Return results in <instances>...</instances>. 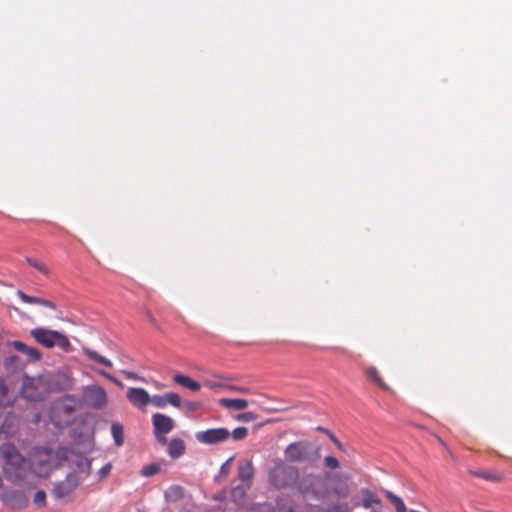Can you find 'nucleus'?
<instances>
[{
    "instance_id": "c756f323",
    "label": "nucleus",
    "mask_w": 512,
    "mask_h": 512,
    "mask_svg": "<svg viewBox=\"0 0 512 512\" xmlns=\"http://www.w3.org/2000/svg\"><path fill=\"white\" fill-rule=\"evenodd\" d=\"M92 467V461L89 458H81L77 461V468L81 473H84L86 476L90 474Z\"/></svg>"
},
{
    "instance_id": "a878e982",
    "label": "nucleus",
    "mask_w": 512,
    "mask_h": 512,
    "mask_svg": "<svg viewBox=\"0 0 512 512\" xmlns=\"http://www.w3.org/2000/svg\"><path fill=\"white\" fill-rule=\"evenodd\" d=\"M366 375L368 378L374 381L381 389L389 390V386L381 379L376 367H368L366 369Z\"/></svg>"
},
{
    "instance_id": "f257e3e1",
    "label": "nucleus",
    "mask_w": 512,
    "mask_h": 512,
    "mask_svg": "<svg viewBox=\"0 0 512 512\" xmlns=\"http://www.w3.org/2000/svg\"><path fill=\"white\" fill-rule=\"evenodd\" d=\"M329 473L315 474L308 473L301 477L297 483V491L307 499L322 501L331 493L338 497H347L349 495V486L343 483L332 490L329 488Z\"/></svg>"
},
{
    "instance_id": "bb28decb",
    "label": "nucleus",
    "mask_w": 512,
    "mask_h": 512,
    "mask_svg": "<svg viewBox=\"0 0 512 512\" xmlns=\"http://www.w3.org/2000/svg\"><path fill=\"white\" fill-rule=\"evenodd\" d=\"M25 260L30 266H32L33 268L38 270L41 274H43L45 276H47L49 274L48 267L41 261H39L35 258H32V257H26Z\"/></svg>"
},
{
    "instance_id": "a19ab883",
    "label": "nucleus",
    "mask_w": 512,
    "mask_h": 512,
    "mask_svg": "<svg viewBox=\"0 0 512 512\" xmlns=\"http://www.w3.org/2000/svg\"><path fill=\"white\" fill-rule=\"evenodd\" d=\"M184 408L189 412H195L202 407V403L199 401L186 400L183 402Z\"/></svg>"
},
{
    "instance_id": "423d86ee",
    "label": "nucleus",
    "mask_w": 512,
    "mask_h": 512,
    "mask_svg": "<svg viewBox=\"0 0 512 512\" xmlns=\"http://www.w3.org/2000/svg\"><path fill=\"white\" fill-rule=\"evenodd\" d=\"M153 433L156 440L162 444H167L166 435L174 429V421L171 417L162 414L155 413L152 415Z\"/></svg>"
},
{
    "instance_id": "1a4fd4ad",
    "label": "nucleus",
    "mask_w": 512,
    "mask_h": 512,
    "mask_svg": "<svg viewBox=\"0 0 512 512\" xmlns=\"http://www.w3.org/2000/svg\"><path fill=\"white\" fill-rule=\"evenodd\" d=\"M80 484V480L76 474L70 473L65 480L55 484L52 494L56 499H62L69 496Z\"/></svg>"
},
{
    "instance_id": "6ab92c4d",
    "label": "nucleus",
    "mask_w": 512,
    "mask_h": 512,
    "mask_svg": "<svg viewBox=\"0 0 512 512\" xmlns=\"http://www.w3.org/2000/svg\"><path fill=\"white\" fill-rule=\"evenodd\" d=\"M173 380L177 384H179L191 391H198L201 388V385L197 381L191 379L188 376L182 375V374H175L173 376Z\"/></svg>"
},
{
    "instance_id": "ea45409f",
    "label": "nucleus",
    "mask_w": 512,
    "mask_h": 512,
    "mask_svg": "<svg viewBox=\"0 0 512 512\" xmlns=\"http://www.w3.org/2000/svg\"><path fill=\"white\" fill-rule=\"evenodd\" d=\"M24 354L28 356L30 361H39L42 357L41 352L38 349L29 346Z\"/></svg>"
},
{
    "instance_id": "dca6fc26",
    "label": "nucleus",
    "mask_w": 512,
    "mask_h": 512,
    "mask_svg": "<svg viewBox=\"0 0 512 512\" xmlns=\"http://www.w3.org/2000/svg\"><path fill=\"white\" fill-rule=\"evenodd\" d=\"M17 296L23 302L28 303V304H38V305H42V306L48 307L53 310H56V308H57V306L55 305L54 302H52L48 299H44V298H40V297H36V296H30V295L24 293L22 290L17 291Z\"/></svg>"
},
{
    "instance_id": "c85d7f7f",
    "label": "nucleus",
    "mask_w": 512,
    "mask_h": 512,
    "mask_svg": "<svg viewBox=\"0 0 512 512\" xmlns=\"http://www.w3.org/2000/svg\"><path fill=\"white\" fill-rule=\"evenodd\" d=\"M161 470V466L158 463H150L144 465L141 469V475L144 477H151L157 474Z\"/></svg>"
},
{
    "instance_id": "de8ad7c7",
    "label": "nucleus",
    "mask_w": 512,
    "mask_h": 512,
    "mask_svg": "<svg viewBox=\"0 0 512 512\" xmlns=\"http://www.w3.org/2000/svg\"><path fill=\"white\" fill-rule=\"evenodd\" d=\"M146 317L153 326L158 327L156 319L150 311H146Z\"/></svg>"
},
{
    "instance_id": "79ce46f5",
    "label": "nucleus",
    "mask_w": 512,
    "mask_h": 512,
    "mask_svg": "<svg viewBox=\"0 0 512 512\" xmlns=\"http://www.w3.org/2000/svg\"><path fill=\"white\" fill-rule=\"evenodd\" d=\"M257 418L256 413L252 411L244 412L238 415V420L244 421V422H250Z\"/></svg>"
},
{
    "instance_id": "aec40b11",
    "label": "nucleus",
    "mask_w": 512,
    "mask_h": 512,
    "mask_svg": "<svg viewBox=\"0 0 512 512\" xmlns=\"http://www.w3.org/2000/svg\"><path fill=\"white\" fill-rule=\"evenodd\" d=\"M219 403L225 408H234L237 410L245 409L248 406V401L241 398H221Z\"/></svg>"
},
{
    "instance_id": "58836bf2",
    "label": "nucleus",
    "mask_w": 512,
    "mask_h": 512,
    "mask_svg": "<svg viewBox=\"0 0 512 512\" xmlns=\"http://www.w3.org/2000/svg\"><path fill=\"white\" fill-rule=\"evenodd\" d=\"M324 466L330 469H338L340 463L336 457L329 455L324 458Z\"/></svg>"
},
{
    "instance_id": "a18cd8bd",
    "label": "nucleus",
    "mask_w": 512,
    "mask_h": 512,
    "mask_svg": "<svg viewBox=\"0 0 512 512\" xmlns=\"http://www.w3.org/2000/svg\"><path fill=\"white\" fill-rule=\"evenodd\" d=\"M227 494H228V489L224 488L219 493H217L215 495L214 499L217 501H223L227 498Z\"/></svg>"
},
{
    "instance_id": "f704fd0d",
    "label": "nucleus",
    "mask_w": 512,
    "mask_h": 512,
    "mask_svg": "<svg viewBox=\"0 0 512 512\" xmlns=\"http://www.w3.org/2000/svg\"><path fill=\"white\" fill-rule=\"evenodd\" d=\"M33 502H34V504H35L38 508H43V507H45V506H46V493H45V491H43V490H38V491L35 493V496H34Z\"/></svg>"
},
{
    "instance_id": "39448f33",
    "label": "nucleus",
    "mask_w": 512,
    "mask_h": 512,
    "mask_svg": "<svg viewBox=\"0 0 512 512\" xmlns=\"http://www.w3.org/2000/svg\"><path fill=\"white\" fill-rule=\"evenodd\" d=\"M30 334L39 344L46 348L57 346L67 352L71 347L67 336L57 330L34 328L30 331Z\"/></svg>"
},
{
    "instance_id": "7c9ffc66",
    "label": "nucleus",
    "mask_w": 512,
    "mask_h": 512,
    "mask_svg": "<svg viewBox=\"0 0 512 512\" xmlns=\"http://www.w3.org/2000/svg\"><path fill=\"white\" fill-rule=\"evenodd\" d=\"M165 399L167 401V404L172 405L173 407L180 408L182 401L180 396L175 392H168L165 393Z\"/></svg>"
},
{
    "instance_id": "4be33fe9",
    "label": "nucleus",
    "mask_w": 512,
    "mask_h": 512,
    "mask_svg": "<svg viewBox=\"0 0 512 512\" xmlns=\"http://www.w3.org/2000/svg\"><path fill=\"white\" fill-rule=\"evenodd\" d=\"M184 496V488L180 485H172L165 491V498L169 502H177Z\"/></svg>"
},
{
    "instance_id": "f3484780",
    "label": "nucleus",
    "mask_w": 512,
    "mask_h": 512,
    "mask_svg": "<svg viewBox=\"0 0 512 512\" xmlns=\"http://www.w3.org/2000/svg\"><path fill=\"white\" fill-rule=\"evenodd\" d=\"M362 501L361 505L365 509L372 508L373 505L381 507V499L370 489L362 488L361 489Z\"/></svg>"
},
{
    "instance_id": "412c9836",
    "label": "nucleus",
    "mask_w": 512,
    "mask_h": 512,
    "mask_svg": "<svg viewBox=\"0 0 512 512\" xmlns=\"http://www.w3.org/2000/svg\"><path fill=\"white\" fill-rule=\"evenodd\" d=\"M83 353L85 356H87L90 360H92L94 362H97V363L102 364L109 368H112V366H113L112 362L108 358L100 355L98 352H96L90 348H86V347L83 348Z\"/></svg>"
},
{
    "instance_id": "2eb2a0df",
    "label": "nucleus",
    "mask_w": 512,
    "mask_h": 512,
    "mask_svg": "<svg viewBox=\"0 0 512 512\" xmlns=\"http://www.w3.org/2000/svg\"><path fill=\"white\" fill-rule=\"evenodd\" d=\"M17 429H18L17 417L12 413L7 414L4 417L3 422L0 425V433L4 434L6 437H8V436L14 435L16 433Z\"/></svg>"
},
{
    "instance_id": "6e6552de",
    "label": "nucleus",
    "mask_w": 512,
    "mask_h": 512,
    "mask_svg": "<svg viewBox=\"0 0 512 512\" xmlns=\"http://www.w3.org/2000/svg\"><path fill=\"white\" fill-rule=\"evenodd\" d=\"M230 436V431L227 428H212L205 431H199L195 434L198 442L206 445H214L227 440Z\"/></svg>"
},
{
    "instance_id": "393cba45",
    "label": "nucleus",
    "mask_w": 512,
    "mask_h": 512,
    "mask_svg": "<svg viewBox=\"0 0 512 512\" xmlns=\"http://www.w3.org/2000/svg\"><path fill=\"white\" fill-rule=\"evenodd\" d=\"M385 496L391 502V504H393L396 512H407L405 503L399 496H397L391 491H386Z\"/></svg>"
},
{
    "instance_id": "9b49d317",
    "label": "nucleus",
    "mask_w": 512,
    "mask_h": 512,
    "mask_svg": "<svg viewBox=\"0 0 512 512\" xmlns=\"http://www.w3.org/2000/svg\"><path fill=\"white\" fill-rule=\"evenodd\" d=\"M127 399L136 408L142 409L150 403V395L144 388H129Z\"/></svg>"
},
{
    "instance_id": "c03bdc74",
    "label": "nucleus",
    "mask_w": 512,
    "mask_h": 512,
    "mask_svg": "<svg viewBox=\"0 0 512 512\" xmlns=\"http://www.w3.org/2000/svg\"><path fill=\"white\" fill-rule=\"evenodd\" d=\"M11 345H12V346L17 350V351L22 352V353H25V352H26V350L28 349V346H27L25 343H23V342H21V341H19V340H15V341H13V342L11 343Z\"/></svg>"
},
{
    "instance_id": "8fccbe9b",
    "label": "nucleus",
    "mask_w": 512,
    "mask_h": 512,
    "mask_svg": "<svg viewBox=\"0 0 512 512\" xmlns=\"http://www.w3.org/2000/svg\"><path fill=\"white\" fill-rule=\"evenodd\" d=\"M287 512H292V509L290 508L289 511H287Z\"/></svg>"
},
{
    "instance_id": "5701e85b",
    "label": "nucleus",
    "mask_w": 512,
    "mask_h": 512,
    "mask_svg": "<svg viewBox=\"0 0 512 512\" xmlns=\"http://www.w3.org/2000/svg\"><path fill=\"white\" fill-rule=\"evenodd\" d=\"M111 434L114 439L116 446H122L124 443V428L119 422H113L111 424Z\"/></svg>"
},
{
    "instance_id": "7ed1b4c3",
    "label": "nucleus",
    "mask_w": 512,
    "mask_h": 512,
    "mask_svg": "<svg viewBox=\"0 0 512 512\" xmlns=\"http://www.w3.org/2000/svg\"><path fill=\"white\" fill-rule=\"evenodd\" d=\"M299 479L298 468L288 465L282 461L276 463L268 473L269 483L277 489L293 487L297 489Z\"/></svg>"
},
{
    "instance_id": "2f4dec72",
    "label": "nucleus",
    "mask_w": 512,
    "mask_h": 512,
    "mask_svg": "<svg viewBox=\"0 0 512 512\" xmlns=\"http://www.w3.org/2000/svg\"><path fill=\"white\" fill-rule=\"evenodd\" d=\"M317 430L326 433L328 435V437L330 438V441H332L334 443V445L340 451L345 452V448H344L343 444L339 441V439L331 431H329L328 429H326L324 427H318Z\"/></svg>"
},
{
    "instance_id": "cd10ccee",
    "label": "nucleus",
    "mask_w": 512,
    "mask_h": 512,
    "mask_svg": "<svg viewBox=\"0 0 512 512\" xmlns=\"http://www.w3.org/2000/svg\"><path fill=\"white\" fill-rule=\"evenodd\" d=\"M470 474H472L475 477L482 478V479H485L487 481H492V482H498L501 480V477L498 474L488 473V472L481 471V470H476V471L471 470Z\"/></svg>"
},
{
    "instance_id": "b1692460",
    "label": "nucleus",
    "mask_w": 512,
    "mask_h": 512,
    "mask_svg": "<svg viewBox=\"0 0 512 512\" xmlns=\"http://www.w3.org/2000/svg\"><path fill=\"white\" fill-rule=\"evenodd\" d=\"M14 400L11 399L8 392V387L3 379H0V406L8 407L13 405Z\"/></svg>"
},
{
    "instance_id": "f03ea898",
    "label": "nucleus",
    "mask_w": 512,
    "mask_h": 512,
    "mask_svg": "<svg viewBox=\"0 0 512 512\" xmlns=\"http://www.w3.org/2000/svg\"><path fill=\"white\" fill-rule=\"evenodd\" d=\"M0 453L5 460L3 468L6 479L12 483H19L25 478V459L12 443H3L0 446Z\"/></svg>"
},
{
    "instance_id": "473e14b6",
    "label": "nucleus",
    "mask_w": 512,
    "mask_h": 512,
    "mask_svg": "<svg viewBox=\"0 0 512 512\" xmlns=\"http://www.w3.org/2000/svg\"><path fill=\"white\" fill-rule=\"evenodd\" d=\"M20 363V358L17 355H10L4 360L6 370H15Z\"/></svg>"
},
{
    "instance_id": "09e8293b",
    "label": "nucleus",
    "mask_w": 512,
    "mask_h": 512,
    "mask_svg": "<svg viewBox=\"0 0 512 512\" xmlns=\"http://www.w3.org/2000/svg\"><path fill=\"white\" fill-rule=\"evenodd\" d=\"M126 376H127L128 378H134V377H135L134 373H132V372H127V373H126Z\"/></svg>"
},
{
    "instance_id": "ddd939ff",
    "label": "nucleus",
    "mask_w": 512,
    "mask_h": 512,
    "mask_svg": "<svg viewBox=\"0 0 512 512\" xmlns=\"http://www.w3.org/2000/svg\"><path fill=\"white\" fill-rule=\"evenodd\" d=\"M254 477V468L250 460H243L238 464L237 467V478L242 484H248L252 486Z\"/></svg>"
},
{
    "instance_id": "0eeeda50",
    "label": "nucleus",
    "mask_w": 512,
    "mask_h": 512,
    "mask_svg": "<svg viewBox=\"0 0 512 512\" xmlns=\"http://www.w3.org/2000/svg\"><path fill=\"white\" fill-rule=\"evenodd\" d=\"M20 393L21 396L29 402L41 401L43 399L41 379L24 375Z\"/></svg>"
},
{
    "instance_id": "20e7f679",
    "label": "nucleus",
    "mask_w": 512,
    "mask_h": 512,
    "mask_svg": "<svg viewBox=\"0 0 512 512\" xmlns=\"http://www.w3.org/2000/svg\"><path fill=\"white\" fill-rule=\"evenodd\" d=\"M321 447L307 441L290 443L284 450L285 460L291 463H314L320 458Z\"/></svg>"
},
{
    "instance_id": "e433bc0d",
    "label": "nucleus",
    "mask_w": 512,
    "mask_h": 512,
    "mask_svg": "<svg viewBox=\"0 0 512 512\" xmlns=\"http://www.w3.org/2000/svg\"><path fill=\"white\" fill-rule=\"evenodd\" d=\"M330 512H352V508L346 502H337L331 505Z\"/></svg>"
},
{
    "instance_id": "a211bd4d",
    "label": "nucleus",
    "mask_w": 512,
    "mask_h": 512,
    "mask_svg": "<svg viewBox=\"0 0 512 512\" xmlns=\"http://www.w3.org/2000/svg\"><path fill=\"white\" fill-rule=\"evenodd\" d=\"M167 452L172 459H178L185 452V443L182 439L173 438L168 443Z\"/></svg>"
},
{
    "instance_id": "f8f14e48",
    "label": "nucleus",
    "mask_w": 512,
    "mask_h": 512,
    "mask_svg": "<svg viewBox=\"0 0 512 512\" xmlns=\"http://www.w3.org/2000/svg\"><path fill=\"white\" fill-rule=\"evenodd\" d=\"M86 397L92 407L102 409L107 404V395L104 388L100 386H91L87 389Z\"/></svg>"
},
{
    "instance_id": "49530a36",
    "label": "nucleus",
    "mask_w": 512,
    "mask_h": 512,
    "mask_svg": "<svg viewBox=\"0 0 512 512\" xmlns=\"http://www.w3.org/2000/svg\"><path fill=\"white\" fill-rule=\"evenodd\" d=\"M100 375H102L103 377H105L106 379L110 380V381H113V382H116V383H119L117 381V379L110 373L104 371V370H98L97 371Z\"/></svg>"
},
{
    "instance_id": "37998d69",
    "label": "nucleus",
    "mask_w": 512,
    "mask_h": 512,
    "mask_svg": "<svg viewBox=\"0 0 512 512\" xmlns=\"http://www.w3.org/2000/svg\"><path fill=\"white\" fill-rule=\"evenodd\" d=\"M112 465L111 463H106L99 471H98V480L101 481L104 479L111 471Z\"/></svg>"
},
{
    "instance_id": "4c0bfd02",
    "label": "nucleus",
    "mask_w": 512,
    "mask_h": 512,
    "mask_svg": "<svg viewBox=\"0 0 512 512\" xmlns=\"http://www.w3.org/2000/svg\"><path fill=\"white\" fill-rule=\"evenodd\" d=\"M233 460V457H230L227 459L220 467L219 474L217 475L216 479L219 477H227L231 470V462Z\"/></svg>"
},
{
    "instance_id": "4468645a",
    "label": "nucleus",
    "mask_w": 512,
    "mask_h": 512,
    "mask_svg": "<svg viewBox=\"0 0 512 512\" xmlns=\"http://www.w3.org/2000/svg\"><path fill=\"white\" fill-rule=\"evenodd\" d=\"M251 488L248 484H238L229 490L231 501L238 507H244L247 491Z\"/></svg>"
},
{
    "instance_id": "72a5a7b5",
    "label": "nucleus",
    "mask_w": 512,
    "mask_h": 512,
    "mask_svg": "<svg viewBox=\"0 0 512 512\" xmlns=\"http://www.w3.org/2000/svg\"><path fill=\"white\" fill-rule=\"evenodd\" d=\"M230 435L232 436V438H233L234 440H237V441H239V440H243V439H244V438H246V437H247V435H248V429H247L246 427H243V426H241V427H237V428H235V429L230 433Z\"/></svg>"
},
{
    "instance_id": "9d476101",
    "label": "nucleus",
    "mask_w": 512,
    "mask_h": 512,
    "mask_svg": "<svg viewBox=\"0 0 512 512\" xmlns=\"http://www.w3.org/2000/svg\"><path fill=\"white\" fill-rule=\"evenodd\" d=\"M0 500L12 508H24L28 504V498L21 490L4 489L0 492Z\"/></svg>"
},
{
    "instance_id": "c9c22d12",
    "label": "nucleus",
    "mask_w": 512,
    "mask_h": 512,
    "mask_svg": "<svg viewBox=\"0 0 512 512\" xmlns=\"http://www.w3.org/2000/svg\"><path fill=\"white\" fill-rule=\"evenodd\" d=\"M150 403L157 408H164L167 405V401L165 399V394L163 395H153L150 396Z\"/></svg>"
}]
</instances>
